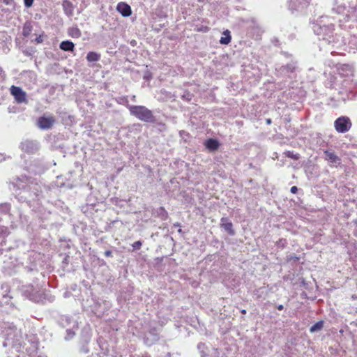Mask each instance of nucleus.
I'll list each match as a JSON object with an SVG mask.
<instances>
[{"instance_id":"nucleus-12","label":"nucleus","mask_w":357,"mask_h":357,"mask_svg":"<svg viewBox=\"0 0 357 357\" xmlns=\"http://www.w3.org/2000/svg\"><path fill=\"white\" fill-rule=\"evenodd\" d=\"M11 94L14 96L15 99L18 103L25 102L26 93L18 86H12L10 88Z\"/></svg>"},{"instance_id":"nucleus-35","label":"nucleus","mask_w":357,"mask_h":357,"mask_svg":"<svg viewBox=\"0 0 357 357\" xmlns=\"http://www.w3.org/2000/svg\"><path fill=\"white\" fill-rule=\"evenodd\" d=\"M299 258L294 254L289 255L287 257V260L288 261H297Z\"/></svg>"},{"instance_id":"nucleus-40","label":"nucleus","mask_w":357,"mask_h":357,"mask_svg":"<svg viewBox=\"0 0 357 357\" xmlns=\"http://www.w3.org/2000/svg\"><path fill=\"white\" fill-rule=\"evenodd\" d=\"M33 1L34 0H24L25 7L30 8L33 5Z\"/></svg>"},{"instance_id":"nucleus-21","label":"nucleus","mask_w":357,"mask_h":357,"mask_svg":"<svg viewBox=\"0 0 357 357\" xmlns=\"http://www.w3.org/2000/svg\"><path fill=\"white\" fill-rule=\"evenodd\" d=\"M205 146L210 151H215L219 148L220 144L217 139L211 138L206 140Z\"/></svg>"},{"instance_id":"nucleus-26","label":"nucleus","mask_w":357,"mask_h":357,"mask_svg":"<svg viewBox=\"0 0 357 357\" xmlns=\"http://www.w3.org/2000/svg\"><path fill=\"white\" fill-rule=\"evenodd\" d=\"M246 22L248 24V27L252 28L257 31L261 30L259 24L257 22V21L255 18L249 19Z\"/></svg>"},{"instance_id":"nucleus-46","label":"nucleus","mask_w":357,"mask_h":357,"mask_svg":"<svg viewBox=\"0 0 357 357\" xmlns=\"http://www.w3.org/2000/svg\"><path fill=\"white\" fill-rule=\"evenodd\" d=\"M277 309H278V310H282L284 309V306H283V305H278L277 306Z\"/></svg>"},{"instance_id":"nucleus-32","label":"nucleus","mask_w":357,"mask_h":357,"mask_svg":"<svg viewBox=\"0 0 357 357\" xmlns=\"http://www.w3.org/2000/svg\"><path fill=\"white\" fill-rule=\"evenodd\" d=\"M10 249V247L6 246V239L0 238V255L3 253V251H7Z\"/></svg>"},{"instance_id":"nucleus-39","label":"nucleus","mask_w":357,"mask_h":357,"mask_svg":"<svg viewBox=\"0 0 357 357\" xmlns=\"http://www.w3.org/2000/svg\"><path fill=\"white\" fill-rule=\"evenodd\" d=\"M208 30H209V28L206 26H201L200 27L197 28V31L204 32V33L208 31Z\"/></svg>"},{"instance_id":"nucleus-20","label":"nucleus","mask_w":357,"mask_h":357,"mask_svg":"<svg viewBox=\"0 0 357 357\" xmlns=\"http://www.w3.org/2000/svg\"><path fill=\"white\" fill-rule=\"evenodd\" d=\"M59 47L63 51L73 52L75 49V44L70 40H64L60 43Z\"/></svg>"},{"instance_id":"nucleus-50","label":"nucleus","mask_w":357,"mask_h":357,"mask_svg":"<svg viewBox=\"0 0 357 357\" xmlns=\"http://www.w3.org/2000/svg\"><path fill=\"white\" fill-rule=\"evenodd\" d=\"M241 314H246V310H241Z\"/></svg>"},{"instance_id":"nucleus-5","label":"nucleus","mask_w":357,"mask_h":357,"mask_svg":"<svg viewBox=\"0 0 357 357\" xmlns=\"http://www.w3.org/2000/svg\"><path fill=\"white\" fill-rule=\"evenodd\" d=\"M311 0H289L288 8L293 15L302 14L310 6Z\"/></svg>"},{"instance_id":"nucleus-16","label":"nucleus","mask_w":357,"mask_h":357,"mask_svg":"<svg viewBox=\"0 0 357 357\" xmlns=\"http://www.w3.org/2000/svg\"><path fill=\"white\" fill-rule=\"evenodd\" d=\"M116 9L123 17H128L132 14L130 6L124 2L119 3Z\"/></svg>"},{"instance_id":"nucleus-6","label":"nucleus","mask_w":357,"mask_h":357,"mask_svg":"<svg viewBox=\"0 0 357 357\" xmlns=\"http://www.w3.org/2000/svg\"><path fill=\"white\" fill-rule=\"evenodd\" d=\"M22 291L23 294L31 301L34 302H40L43 301V294L39 291L38 287L32 284L22 287Z\"/></svg>"},{"instance_id":"nucleus-9","label":"nucleus","mask_w":357,"mask_h":357,"mask_svg":"<svg viewBox=\"0 0 357 357\" xmlns=\"http://www.w3.org/2000/svg\"><path fill=\"white\" fill-rule=\"evenodd\" d=\"M55 123V119L54 116H40L38 119L37 126L41 130H49L50 129Z\"/></svg>"},{"instance_id":"nucleus-4","label":"nucleus","mask_w":357,"mask_h":357,"mask_svg":"<svg viewBox=\"0 0 357 357\" xmlns=\"http://www.w3.org/2000/svg\"><path fill=\"white\" fill-rule=\"evenodd\" d=\"M59 324L63 328H66V340H70L75 335V330L77 329V321L68 315H61Z\"/></svg>"},{"instance_id":"nucleus-19","label":"nucleus","mask_w":357,"mask_h":357,"mask_svg":"<svg viewBox=\"0 0 357 357\" xmlns=\"http://www.w3.org/2000/svg\"><path fill=\"white\" fill-rule=\"evenodd\" d=\"M339 73L342 76L353 74V67L349 64H342L338 68Z\"/></svg>"},{"instance_id":"nucleus-43","label":"nucleus","mask_w":357,"mask_h":357,"mask_svg":"<svg viewBox=\"0 0 357 357\" xmlns=\"http://www.w3.org/2000/svg\"><path fill=\"white\" fill-rule=\"evenodd\" d=\"M290 192L293 194H295L298 192V188L296 186H292L290 189Z\"/></svg>"},{"instance_id":"nucleus-42","label":"nucleus","mask_w":357,"mask_h":357,"mask_svg":"<svg viewBox=\"0 0 357 357\" xmlns=\"http://www.w3.org/2000/svg\"><path fill=\"white\" fill-rule=\"evenodd\" d=\"M35 41H36L37 43H43V36H39L38 37H37V38L35 39Z\"/></svg>"},{"instance_id":"nucleus-24","label":"nucleus","mask_w":357,"mask_h":357,"mask_svg":"<svg viewBox=\"0 0 357 357\" xmlns=\"http://www.w3.org/2000/svg\"><path fill=\"white\" fill-rule=\"evenodd\" d=\"M100 59V54L95 52H89L86 55V60L89 62L98 61Z\"/></svg>"},{"instance_id":"nucleus-22","label":"nucleus","mask_w":357,"mask_h":357,"mask_svg":"<svg viewBox=\"0 0 357 357\" xmlns=\"http://www.w3.org/2000/svg\"><path fill=\"white\" fill-rule=\"evenodd\" d=\"M223 36H222L220 39V43L222 45H228L231 40V37L230 35V31L229 30H226L223 32Z\"/></svg>"},{"instance_id":"nucleus-17","label":"nucleus","mask_w":357,"mask_h":357,"mask_svg":"<svg viewBox=\"0 0 357 357\" xmlns=\"http://www.w3.org/2000/svg\"><path fill=\"white\" fill-rule=\"evenodd\" d=\"M62 7L64 13L67 16L70 17L73 15L74 6L72 2H70L69 0H64L62 3Z\"/></svg>"},{"instance_id":"nucleus-56","label":"nucleus","mask_w":357,"mask_h":357,"mask_svg":"<svg viewBox=\"0 0 357 357\" xmlns=\"http://www.w3.org/2000/svg\"><path fill=\"white\" fill-rule=\"evenodd\" d=\"M1 221V218H0V222Z\"/></svg>"},{"instance_id":"nucleus-14","label":"nucleus","mask_w":357,"mask_h":357,"mask_svg":"<svg viewBox=\"0 0 357 357\" xmlns=\"http://www.w3.org/2000/svg\"><path fill=\"white\" fill-rule=\"evenodd\" d=\"M220 227L227 231L230 236L235 234V231L233 228V223L227 217H223L220 219Z\"/></svg>"},{"instance_id":"nucleus-44","label":"nucleus","mask_w":357,"mask_h":357,"mask_svg":"<svg viewBox=\"0 0 357 357\" xmlns=\"http://www.w3.org/2000/svg\"><path fill=\"white\" fill-rule=\"evenodd\" d=\"M81 352L84 353V354H87L89 352V349L87 348L86 346H83L81 348Z\"/></svg>"},{"instance_id":"nucleus-47","label":"nucleus","mask_w":357,"mask_h":357,"mask_svg":"<svg viewBox=\"0 0 357 357\" xmlns=\"http://www.w3.org/2000/svg\"><path fill=\"white\" fill-rule=\"evenodd\" d=\"M266 122L268 125H270L271 123V119H266Z\"/></svg>"},{"instance_id":"nucleus-3","label":"nucleus","mask_w":357,"mask_h":357,"mask_svg":"<svg viewBox=\"0 0 357 357\" xmlns=\"http://www.w3.org/2000/svg\"><path fill=\"white\" fill-rule=\"evenodd\" d=\"M128 109L132 116L146 123H155V116L151 110L143 105H128Z\"/></svg>"},{"instance_id":"nucleus-53","label":"nucleus","mask_w":357,"mask_h":357,"mask_svg":"<svg viewBox=\"0 0 357 357\" xmlns=\"http://www.w3.org/2000/svg\"><path fill=\"white\" fill-rule=\"evenodd\" d=\"M178 232L181 234V233H183V231H182V229L181 228H179L178 230Z\"/></svg>"},{"instance_id":"nucleus-33","label":"nucleus","mask_w":357,"mask_h":357,"mask_svg":"<svg viewBox=\"0 0 357 357\" xmlns=\"http://www.w3.org/2000/svg\"><path fill=\"white\" fill-rule=\"evenodd\" d=\"M8 234V229L6 227H0V238H5Z\"/></svg>"},{"instance_id":"nucleus-45","label":"nucleus","mask_w":357,"mask_h":357,"mask_svg":"<svg viewBox=\"0 0 357 357\" xmlns=\"http://www.w3.org/2000/svg\"><path fill=\"white\" fill-rule=\"evenodd\" d=\"M104 254H105V257H112V253L110 250H106Z\"/></svg>"},{"instance_id":"nucleus-10","label":"nucleus","mask_w":357,"mask_h":357,"mask_svg":"<svg viewBox=\"0 0 357 357\" xmlns=\"http://www.w3.org/2000/svg\"><path fill=\"white\" fill-rule=\"evenodd\" d=\"M296 69L297 62L292 61L290 63L280 67L278 72L282 75L291 77V74L294 73Z\"/></svg>"},{"instance_id":"nucleus-38","label":"nucleus","mask_w":357,"mask_h":357,"mask_svg":"<svg viewBox=\"0 0 357 357\" xmlns=\"http://www.w3.org/2000/svg\"><path fill=\"white\" fill-rule=\"evenodd\" d=\"M287 157L291 158L294 160H298L299 158L298 154H294L293 152H290V151H289L287 153Z\"/></svg>"},{"instance_id":"nucleus-49","label":"nucleus","mask_w":357,"mask_h":357,"mask_svg":"<svg viewBox=\"0 0 357 357\" xmlns=\"http://www.w3.org/2000/svg\"><path fill=\"white\" fill-rule=\"evenodd\" d=\"M68 257H69L68 256H66V257L64 258L63 262L67 263V261H68Z\"/></svg>"},{"instance_id":"nucleus-48","label":"nucleus","mask_w":357,"mask_h":357,"mask_svg":"<svg viewBox=\"0 0 357 357\" xmlns=\"http://www.w3.org/2000/svg\"><path fill=\"white\" fill-rule=\"evenodd\" d=\"M174 227H181V224L178 223V222H176V223H174V225H173Z\"/></svg>"},{"instance_id":"nucleus-51","label":"nucleus","mask_w":357,"mask_h":357,"mask_svg":"<svg viewBox=\"0 0 357 357\" xmlns=\"http://www.w3.org/2000/svg\"><path fill=\"white\" fill-rule=\"evenodd\" d=\"M342 8H343L344 10H346V8L344 6V7L340 6L337 8L338 10H340Z\"/></svg>"},{"instance_id":"nucleus-23","label":"nucleus","mask_w":357,"mask_h":357,"mask_svg":"<svg viewBox=\"0 0 357 357\" xmlns=\"http://www.w3.org/2000/svg\"><path fill=\"white\" fill-rule=\"evenodd\" d=\"M11 208L10 204L8 202H4L0 204V215H7L9 214Z\"/></svg>"},{"instance_id":"nucleus-2","label":"nucleus","mask_w":357,"mask_h":357,"mask_svg":"<svg viewBox=\"0 0 357 357\" xmlns=\"http://www.w3.org/2000/svg\"><path fill=\"white\" fill-rule=\"evenodd\" d=\"M312 29L319 40H326L328 43L334 42V24L328 17H321L313 23Z\"/></svg>"},{"instance_id":"nucleus-15","label":"nucleus","mask_w":357,"mask_h":357,"mask_svg":"<svg viewBox=\"0 0 357 357\" xmlns=\"http://www.w3.org/2000/svg\"><path fill=\"white\" fill-rule=\"evenodd\" d=\"M17 331V328L13 325H8V327H5L2 333L7 340L14 341L15 334Z\"/></svg>"},{"instance_id":"nucleus-55","label":"nucleus","mask_w":357,"mask_h":357,"mask_svg":"<svg viewBox=\"0 0 357 357\" xmlns=\"http://www.w3.org/2000/svg\"><path fill=\"white\" fill-rule=\"evenodd\" d=\"M193 286H194V287L197 286V282L193 283Z\"/></svg>"},{"instance_id":"nucleus-54","label":"nucleus","mask_w":357,"mask_h":357,"mask_svg":"<svg viewBox=\"0 0 357 357\" xmlns=\"http://www.w3.org/2000/svg\"><path fill=\"white\" fill-rule=\"evenodd\" d=\"M193 286H194V287L197 286V282L193 283Z\"/></svg>"},{"instance_id":"nucleus-37","label":"nucleus","mask_w":357,"mask_h":357,"mask_svg":"<svg viewBox=\"0 0 357 357\" xmlns=\"http://www.w3.org/2000/svg\"><path fill=\"white\" fill-rule=\"evenodd\" d=\"M349 44L355 45L356 48H357V36H351L349 40Z\"/></svg>"},{"instance_id":"nucleus-29","label":"nucleus","mask_w":357,"mask_h":357,"mask_svg":"<svg viewBox=\"0 0 357 357\" xmlns=\"http://www.w3.org/2000/svg\"><path fill=\"white\" fill-rule=\"evenodd\" d=\"M116 102L122 105H125L128 108V100L127 96H119L115 98Z\"/></svg>"},{"instance_id":"nucleus-31","label":"nucleus","mask_w":357,"mask_h":357,"mask_svg":"<svg viewBox=\"0 0 357 357\" xmlns=\"http://www.w3.org/2000/svg\"><path fill=\"white\" fill-rule=\"evenodd\" d=\"M32 27L29 23H26L22 29V35L27 37L31 32Z\"/></svg>"},{"instance_id":"nucleus-8","label":"nucleus","mask_w":357,"mask_h":357,"mask_svg":"<svg viewBox=\"0 0 357 357\" xmlns=\"http://www.w3.org/2000/svg\"><path fill=\"white\" fill-rule=\"evenodd\" d=\"M20 149L28 154L36 153L39 148V143L36 140L25 139L23 140L20 146Z\"/></svg>"},{"instance_id":"nucleus-36","label":"nucleus","mask_w":357,"mask_h":357,"mask_svg":"<svg viewBox=\"0 0 357 357\" xmlns=\"http://www.w3.org/2000/svg\"><path fill=\"white\" fill-rule=\"evenodd\" d=\"M142 245V242L141 241H137L132 243V246L135 250H138L141 248Z\"/></svg>"},{"instance_id":"nucleus-11","label":"nucleus","mask_w":357,"mask_h":357,"mask_svg":"<svg viewBox=\"0 0 357 357\" xmlns=\"http://www.w3.org/2000/svg\"><path fill=\"white\" fill-rule=\"evenodd\" d=\"M159 340V335L155 328H151L146 333L144 337V343L148 346H151Z\"/></svg>"},{"instance_id":"nucleus-1","label":"nucleus","mask_w":357,"mask_h":357,"mask_svg":"<svg viewBox=\"0 0 357 357\" xmlns=\"http://www.w3.org/2000/svg\"><path fill=\"white\" fill-rule=\"evenodd\" d=\"M13 185L17 189L20 190L17 195L18 199L29 204L31 202L38 201L41 197L42 188L38 183L29 181L26 177H17L14 179Z\"/></svg>"},{"instance_id":"nucleus-7","label":"nucleus","mask_w":357,"mask_h":357,"mask_svg":"<svg viewBox=\"0 0 357 357\" xmlns=\"http://www.w3.org/2000/svg\"><path fill=\"white\" fill-rule=\"evenodd\" d=\"M352 126L350 119L346 116L338 117L334 121V128L339 133H345L348 132Z\"/></svg>"},{"instance_id":"nucleus-25","label":"nucleus","mask_w":357,"mask_h":357,"mask_svg":"<svg viewBox=\"0 0 357 357\" xmlns=\"http://www.w3.org/2000/svg\"><path fill=\"white\" fill-rule=\"evenodd\" d=\"M157 216L162 220H165L168 218V213L163 207H160L156 211Z\"/></svg>"},{"instance_id":"nucleus-41","label":"nucleus","mask_w":357,"mask_h":357,"mask_svg":"<svg viewBox=\"0 0 357 357\" xmlns=\"http://www.w3.org/2000/svg\"><path fill=\"white\" fill-rule=\"evenodd\" d=\"M2 2L7 6H12L14 4V0H1Z\"/></svg>"},{"instance_id":"nucleus-18","label":"nucleus","mask_w":357,"mask_h":357,"mask_svg":"<svg viewBox=\"0 0 357 357\" xmlns=\"http://www.w3.org/2000/svg\"><path fill=\"white\" fill-rule=\"evenodd\" d=\"M324 155H325L326 159L328 161H329L332 163H335V164L340 163V161H341L340 158L337 155H336L334 152L326 150L324 151Z\"/></svg>"},{"instance_id":"nucleus-27","label":"nucleus","mask_w":357,"mask_h":357,"mask_svg":"<svg viewBox=\"0 0 357 357\" xmlns=\"http://www.w3.org/2000/svg\"><path fill=\"white\" fill-rule=\"evenodd\" d=\"M324 326V321H319L312 325L310 328V333H315L322 329Z\"/></svg>"},{"instance_id":"nucleus-28","label":"nucleus","mask_w":357,"mask_h":357,"mask_svg":"<svg viewBox=\"0 0 357 357\" xmlns=\"http://www.w3.org/2000/svg\"><path fill=\"white\" fill-rule=\"evenodd\" d=\"M68 33L73 38H79L82 35L81 31L77 27L71 28L69 30Z\"/></svg>"},{"instance_id":"nucleus-13","label":"nucleus","mask_w":357,"mask_h":357,"mask_svg":"<svg viewBox=\"0 0 357 357\" xmlns=\"http://www.w3.org/2000/svg\"><path fill=\"white\" fill-rule=\"evenodd\" d=\"M344 20L346 22H357V4L349 5V8L347 9V13Z\"/></svg>"},{"instance_id":"nucleus-30","label":"nucleus","mask_w":357,"mask_h":357,"mask_svg":"<svg viewBox=\"0 0 357 357\" xmlns=\"http://www.w3.org/2000/svg\"><path fill=\"white\" fill-rule=\"evenodd\" d=\"M197 349L200 353L201 357H207L208 355L205 351L206 350V347L205 344L202 342L199 343L197 344Z\"/></svg>"},{"instance_id":"nucleus-52","label":"nucleus","mask_w":357,"mask_h":357,"mask_svg":"<svg viewBox=\"0 0 357 357\" xmlns=\"http://www.w3.org/2000/svg\"><path fill=\"white\" fill-rule=\"evenodd\" d=\"M26 268H27L28 271H33L32 268L27 267Z\"/></svg>"},{"instance_id":"nucleus-34","label":"nucleus","mask_w":357,"mask_h":357,"mask_svg":"<svg viewBox=\"0 0 357 357\" xmlns=\"http://www.w3.org/2000/svg\"><path fill=\"white\" fill-rule=\"evenodd\" d=\"M287 245V241L285 238H280L277 242H276V246L278 248H281V249H283L284 248L286 247V245Z\"/></svg>"}]
</instances>
